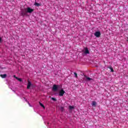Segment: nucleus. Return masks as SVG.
Masks as SVG:
<instances>
[{
	"instance_id": "obj_1",
	"label": "nucleus",
	"mask_w": 128,
	"mask_h": 128,
	"mask_svg": "<svg viewBox=\"0 0 128 128\" xmlns=\"http://www.w3.org/2000/svg\"><path fill=\"white\" fill-rule=\"evenodd\" d=\"M62 88V86L60 85L54 84L52 87L53 92H58V90Z\"/></svg>"
},
{
	"instance_id": "obj_2",
	"label": "nucleus",
	"mask_w": 128,
	"mask_h": 128,
	"mask_svg": "<svg viewBox=\"0 0 128 128\" xmlns=\"http://www.w3.org/2000/svg\"><path fill=\"white\" fill-rule=\"evenodd\" d=\"M26 14L28 12H26V8L22 10L20 12V14L22 16H26Z\"/></svg>"
},
{
	"instance_id": "obj_3",
	"label": "nucleus",
	"mask_w": 128,
	"mask_h": 128,
	"mask_svg": "<svg viewBox=\"0 0 128 128\" xmlns=\"http://www.w3.org/2000/svg\"><path fill=\"white\" fill-rule=\"evenodd\" d=\"M64 92H64V89H61L59 92L60 96H64Z\"/></svg>"
},
{
	"instance_id": "obj_4",
	"label": "nucleus",
	"mask_w": 128,
	"mask_h": 128,
	"mask_svg": "<svg viewBox=\"0 0 128 128\" xmlns=\"http://www.w3.org/2000/svg\"><path fill=\"white\" fill-rule=\"evenodd\" d=\"M26 10L27 12H28L29 14H32V12H34V10L32 8H30V7L27 8Z\"/></svg>"
},
{
	"instance_id": "obj_5",
	"label": "nucleus",
	"mask_w": 128,
	"mask_h": 128,
	"mask_svg": "<svg viewBox=\"0 0 128 128\" xmlns=\"http://www.w3.org/2000/svg\"><path fill=\"white\" fill-rule=\"evenodd\" d=\"M94 36H96V38H100V32H96L94 34Z\"/></svg>"
},
{
	"instance_id": "obj_6",
	"label": "nucleus",
	"mask_w": 128,
	"mask_h": 128,
	"mask_svg": "<svg viewBox=\"0 0 128 128\" xmlns=\"http://www.w3.org/2000/svg\"><path fill=\"white\" fill-rule=\"evenodd\" d=\"M84 76L86 78V82H90V80H92V78L88 77L86 75H84Z\"/></svg>"
},
{
	"instance_id": "obj_7",
	"label": "nucleus",
	"mask_w": 128,
	"mask_h": 128,
	"mask_svg": "<svg viewBox=\"0 0 128 128\" xmlns=\"http://www.w3.org/2000/svg\"><path fill=\"white\" fill-rule=\"evenodd\" d=\"M32 86V82L28 81V86H27V88H28V90H30V86Z\"/></svg>"
},
{
	"instance_id": "obj_8",
	"label": "nucleus",
	"mask_w": 128,
	"mask_h": 128,
	"mask_svg": "<svg viewBox=\"0 0 128 128\" xmlns=\"http://www.w3.org/2000/svg\"><path fill=\"white\" fill-rule=\"evenodd\" d=\"M84 52L86 54H90V51L88 50V48H84Z\"/></svg>"
},
{
	"instance_id": "obj_9",
	"label": "nucleus",
	"mask_w": 128,
	"mask_h": 128,
	"mask_svg": "<svg viewBox=\"0 0 128 128\" xmlns=\"http://www.w3.org/2000/svg\"><path fill=\"white\" fill-rule=\"evenodd\" d=\"M0 76H1V78H6V76H7V75H6V74H0Z\"/></svg>"
},
{
	"instance_id": "obj_10",
	"label": "nucleus",
	"mask_w": 128,
	"mask_h": 128,
	"mask_svg": "<svg viewBox=\"0 0 128 128\" xmlns=\"http://www.w3.org/2000/svg\"><path fill=\"white\" fill-rule=\"evenodd\" d=\"M96 106V102L95 101H93L92 102V106Z\"/></svg>"
},
{
	"instance_id": "obj_11",
	"label": "nucleus",
	"mask_w": 128,
	"mask_h": 128,
	"mask_svg": "<svg viewBox=\"0 0 128 128\" xmlns=\"http://www.w3.org/2000/svg\"><path fill=\"white\" fill-rule=\"evenodd\" d=\"M108 68H110L112 72H114V68H112V66H108Z\"/></svg>"
},
{
	"instance_id": "obj_12",
	"label": "nucleus",
	"mask_w": 128,
	"mask_h": 128,
	"mask_svg": "<svg viewBox=\"0 0 128 128\" xmlns=\"http://www.w3.org/2000/svg\"><path fill=\"white\" fill-rule=\"evenodd\" d=\"M16 80H18L19 82H22V78H20L16 77Z\"/></svg>"
},
{
	"instance_id": "obj_13",
	"label": "nucleus",
	"mask_w": 128,
	"mask_h": 128,
	"mask_svg": "<svg viewBox=\"0 0 128 128\" xmlns=\"http://www.w3.org/2000/svg\"><path fill=\"white\" fill-rule=\"evenodd\" d=\"M69 108H70V110H74V106H70Z\"/></svg>"
},
{
	"instance_id": "obj_14",
	"label": "nucleus",
	"mask_w": 128,
	"mask_h": 128,
	"mask_svg": "<svg viewBox=\"0 0 128 128\" xmlns=\"http://www.w3.org/2000/svg\"><path fill=\"white\" fill-rule=\"evenodd\" d=\"M74 76L78 78V74H76V72H74Z\"/></svg>"
},
{
	"instance_id": "obj_15",
	"label": "nucleus",
	"mask_w": 128,
	"mask_h": 128,
	"mask_svg": "<svg viewBox=\"0 0 128 128\" xmlns=\"http://www.w3.org/2000/svg\"><path fill=\"white\" fill-rule=\"evenodd\" d=\"M40 104L42 108H44V106L40 102Z\"/></svg>"
},
{
	"instance_id": "obj_16",
	"label": "nucleus",
	"mask_w": 128,
	"mask_h": 128,
	"mask_svg": "<svg viewBox=\"0 0 128 128\" xmlns=\"http://www.w3.org/2000/svg\"><path fill=\"white\" fill-rule=\"evenodd\" d=\"M60 110L62 112H64V107H60Z\"/></svg>"
},
{
	"instance_id": "obj_17",
	"label": "nucleus",
	"mask_w": 128,
	"mask_h": 128,
	"mask_svg": "<svg viewBox=\"0 0 128 128\" xmlns=\"http://www.w3.org/2000/svg\"><path fill=\"white\" fill-rule=\"evenodd\" d=\"M51 98L52 100H54V102H56V98Z\"/></svg>"
},
{
	"instance_id": "obj_18",
	"label": "nucleus",
	"mask_w": 128,
	"mask_h": 128,
	"mask_svg": "<svg viewBox=\"0 0 128 128\" xmlns=\"http://www.w3.org/2000/svg\"><path fill=\"white\" fill-rule=\"evenodd\" d=\"M35 5L36 6H39L40 4L38 3H36Z\"/></svg>"
},
{
	"instance_id": "obj_19",
	"label": "nucleus",
	"mask_w": 128,
	"mask_h": 128,
	"mask_svg": "<svg viewBox=\"0 0 128 128\" xmlns=\"http://www.w3.org/2000/svg\"><path fill=\"white\" fill-rule=\"evenodd\" d=\"M2 38H0V42H2Z\"/></svg>"
},
{
	"instance_id": "obj_20",
	"label": "nucleus",
	"mask_w": 128,
	"mask_h": 128,
	"mask_svg": "<svg viewBox=\"0 0 128 128\" xmlns=\"http://www.w3.org/2000/svg\"><path fill=\"white\" fill-rule=\"evenodd\" d=\"M14 78H16V75L14 76Z\"/></svg>"
},
{
	"instance_id": "obj_21",
	"label": "nucleus",
	"mask_w": 128,
	"mask_h": 128,
	"mask_svg": "<svg viewBox=\"0 0 128 128\" xmlns=\"http://www.w3.org/2000/svg\"><path fill=\"white\" fill-rule=\"evenodd\" d=\"M28 104L30 106H31L30 104V102H28Z\"/></svg>"
}]
</instances>
